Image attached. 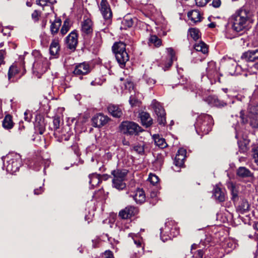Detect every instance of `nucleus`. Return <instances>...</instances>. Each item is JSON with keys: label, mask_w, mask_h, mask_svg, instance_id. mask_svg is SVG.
<instances>
[{"label": "nucleus", "mask_w": 258, "mask_h": 258, "mask_svg": "<svg viewBox=\"0 0 258 258\" xmlns=\"http://www.w3.org/2000/svg\"><path fill=\"white\" fill-rule=\"evenodd\" d=\"M248 10L242 8L233 14L230 19L234 31L239 32L248 26L250 22Z\"/></svg>", "instance_id": "1"}, {"label": "nucleus", "mask_w": 258, "mask_h": 258, "mask_svg": "<svg viewBox=\"0 0 258 258\" xmlns=\"http://www.w3.org/2000/svg\"><path fill=\"white\" fill-rule=\"evenodd\" d=\"M213 124L212 117L209 114H203L198 117L195 126L197 134L203 136L211 131Z\"/></svg>", "instance_id": "2"}, {"label": "nucleus", "mask_w": 258, "mask_h": 258, "mask_svg": "<svg viewBox=\"0 0 258 258\" xmlns=\"http://www.w3.org/2000/svg\"><path fill=\"white\" fill-rule=\"evenodd\" d=\"M22 165V159L19 154L12 153L4 158V166L7 172L13 174L18 171Z\"/></svg>", "instance_id": "3"}, {"label": "nucleus", "mask_w": 258, "mask_h": 258, "mask_svg": "<svg viewBox=\"0 0 258 258\" xmlns=\"http://www.w3.org/2000/svg\"><path fill=\"white\" fill-rule=\"evenodd\" d=\"M126 45L122 42H116L112 46V50L115 54L116 60L122 68L129 60V56L126 51Z\"/></svg>", "instance_id": "4"}, {"label": "nucleus", "mask_w": 258, "mask_h": 258, "mask_svg": "<svg viewBox=\"0 0 258 258\" xmlns=\"http://www.w3.org/2000/svg\"><path fill=\"white\" fill-rule=\"evenodd\" d=\"M111 173L113 176L112 179L113 187L118 190H122L125 188L126 183L124 181L127 171L126 169H116L112 170Z\"/></svg>", "instance_id": "5"}, {"label": "nucleus", "mask_w": 258, "mask_h": 258, "mask_svg": "<svg viewBox=\"0 0 258 258\" xmlns=\"http://www.w3.org/2000/svg\"><path fill=\"white\" fill-rule=\"evenodd\" d=\"M120 131L124 134L133 135H137L142 132L139 125L132 121H123L119 126Z\"/></svg>", "instance_id": "6"}, {"label": "nucleus", "mask_w": 258, "mask_h": 258, "mask_svg": "<svg viewBox=\"0 0 258 258\" xmlns=\"http://www.w3.org/2000/svg\"><path fill=\"white\" fill-rule=\"evenodd\" d=\"M151 106L157 117V121L160 125H164L166 123L165 112L159 102L155 100L152 102Z\"/></svg>", "instance_id": "7"}, {"label": "nucleus", "mask_w": 258, "mask_h": 258, "mask_svg": "<svg viewBox=\"0 0 258 258\" xmlns=\"http://www.w3.org/2000/svg\"><path fill=\"white\" fill-rule=\"evenodd\" d=\"M99 8L104 20L110 23L112 17V13L107 0H101Z\"/></svg>", "instance_id": "8"}, {"label": "nucleus", "mask_w": 258, "mask_h": 258, "mask_svg": "<svg viewBox=\"0 0 258 258\" xmlns=\"http://www.w3.org/2000/svg\"><path fill=\"white\" fill-rule=\"evenodd\" d=\"M218 70L219 68L217 67L216 62L213 61L209 62L206 69L207 77L209 79H214L215 81L217 79L219 80Z\"/></svg>", "instance_id": "9"}, {"label": "nucleus", "mask_w": 258, "mask_h": 258, "mask_svg": "<svg viewBox=\"0 0 258 258\" xmlns=\"http://www.w3.org/2000/svg\"><path fill=\"white\" fill-rule=\"evenodd\" d=\"M109 120V118L107 115L98 113L92 118V125L95 127H101L106 124Z\"/></svg>", "instance_id": "10"}, {"label": "nucleus", "mask_w": 258, "mask_h": 258, "mask_svg": "<svg viewBox=\"0 0 258 258\" xmlns=\"http://www.w3.org/2000/svg\"><path fill=\"white\" fill-rule=\"evenodd\" d=\"M91 67L89 64L83 62L76 66L73 73L75 75L80 77V78L82 79V76L88 74L91 71Z\"/></svg>", "instance_id": "11"}, {"label": "nucleus", "mask_w": 258, "mask_h": 258, "mask_svg": "<svg viewBox=\"0 0 258 258\" xmlns=\"http://www.w3.org/2000/svg\"><path fill=\"white\" fill-rule=\"evenodd\" d=\"M49 67L47 60L41 57L39 60L35 61L33 63V68L38 73L43 74L45 72Z\"/></svg>", "instance_id": "12"}, {"label": "nucleus", "mask_w": 258, "mask_h": 258, "mask_svg": "<svg viewBox=\"0 0 258 258\" xmlns=\"http://www.w3.org/2000/svg\"><path fill=\"white\" fill-rule=\"evenodd\" d=\"M248 117L250 125L254 128L258 127V106H252L249 109Z\"/></svg>", "instance_id": "13"}, {"label": "nucleus", "mask_w": 258, "mask_h": 258, "mask_svg": "<svg viewBox=\"0 0 258 258\" xmlns=\"http://www.w3.org/2000/svg\"><path fill=\"white\" fill-rule=\"evenodd\" d=\"M67 47L75 50L78 44V35L75 31H72L66 38Z\"/></svg>", "instance_id": "14"}, {"label": "nucleus", "mask_w": 258, "mask_h": 258, "mask_svg": "<svg viewBox=\"0 0 258 258\" xmlns=\"http://www.w3.org/2000/svg\"><path fill=\"white\" fill-rule=\"evenodd\" d=\"M186 151L183 148H180L176 155L174 164L177 167H182L186 157Z\"/></svg>", "instance_id": "15"}, {"label": "nucleus", "mask_w": 258, "mask_h": 258, "mask_svg": "<svg viewBox=\"0 0 258 258\" xmlns=\"http://www.w3.org/2000/svg\"><path fill=\"white\" fill-rule=\"evenodd\" d=\"M138 212L137 209L133 206H127L120 211L119 216L122 219H128L134 216Z\"/></svg>", "instance_id": "16"}, {"label": "nucleus", "mask_w": 258, "mask_h": 258, "mask_svg": "<svg viewBox=\"0 0 258 258\" xmlns=\"http://www.w3.org/2000/svg\"><path fill=\"white\" fill-rule=\"evenodd\" d=\"M93 23L92 21L87 18L84 20L81 25V31L84 35H88L93 32Z\"/></svg>", "instance_id": "17"}, {"label": "nucleus", "mask_w": 258, "mask_h": 258, "mask_svg": "<svg viewBox=\"0 0 258 258\" xmlns=\"http://www.w3.org/2000/svg\"><path fill=\"white\" fill-rule=\"evenodd\" d=\"M241 58L247 61H254L258 59V49L248 50L243 53Z\"/></svg>", "instance_id": "18"}, {"label": "nucleus", "mask_w": 258, "mask_h": 258, "mask_svg": "<svg viewBox=\"0 0 258 258\" xmlns=\"http://www.w3.org/2000/svg\"><path fill=\"white\" fill-rule=\"evenodd\" d=\"M72 133L69 126H66L60 130V137L58 136L55 137L58 138L59 141H68Z\"/></svg>", "instance_id": "19"}, {"label": "nucleus", "mask_w": 258, "mask_h": 258, "mask_svg": "<svg viewBox=\"0 0 258 258\" xmlns=\"http://www.w3.org/2000/svg\"><path fill=\"white\" fill-rule=\"evenodd\" d=\"M108 112L114 117L119 118L122 115V111L119 106L110 104L108 106Z\"/></svg>", "instance_id": "20"}, {"label": "nucleus", "mask_w": 258, "mask_h": 258, "mask_svg": "<svg viewBox=\"0 0 258 258\" xmlns=\"http://www.w3.org/2000/svg\"><path fill=\"white\" fill-rule=\"evenodd\" d=\"M141 122L143 125L148 127L152 124V119L150 114L146 112H142L140 114Z\"/></svg>", "instance_id": "21"}, {"label": "nucleus", "mask_w": 258, "mask_h": 258, "mask_svg": "<svg viewBox=\"0 0 258 258\" xmlns=\"http://www.w3.org/2000/svg\"><path fill=\"white\" fill-rule=\"evenodd\" d=\"M131 196L133 197L137 204H142L145 201V195L142 189H138L136 193Z\"/></svg>", "instance_id": "22"}, {"label": "nucleus", "mask_w": 258, "mask_h": 258, "mask_svg": "<svg viewBox=\"0 0 258 258\" xmlns=\"http://www.w3.org/2000/svg\"><path fill=\"white\" fill-rule=\"evenodd\" d=\"M208 100L209 101V103L217 107L221 108L227 105L226 103L219 100L216 96H209Z\"/></svg>", "instance_id": "23"}, {"label": "nucleus", "mask_w": 258, "mask_h": 258, "mask_svg": "<svg viewBox=\"0 0 258 258\" xmlns=\"http://www.w3.org/2000/svg\"><path fill=\"white\" fill-rule=\"evenodd\" d=\"M194 48L197 51L201 52L204 54L208 53V45L204 42L201 40L195 43Z\"/></svg>", "instance_id": "24"}, {"label": "nucleus", "mask_w": 258, "mask_h": 258, "mask_svg": "<svg viewBox=\"0 0 258 258\" xmlns=\"http://www.w3.org/2000/svg\"><path fill=\"white\" fill-rule=\"evenodd\" d=\"M153 139L154 141L155 144L161 149H164L167 147L165 140L161 137L158 134H155L153 136Z\"/></svg>", "instance_id": "25"}, {"label": "nucleus", "mask_w": 258, "mask_h": 258, "mask_svg": "<svg viewBox=\"0 0 258 258\" xmlns=\"http://www.w3.org/2000/svg\"><path fill=\"white\" fill-rule=\"evenodd\" d=\"M189 19L194 24L200 22L201 20V16L198 11L194 10L189 12L187 14Z\"/></svg>", "instance_id": "26"}, {"label": "nucleus", "mask_w": 258, "mask_h": 258, "mask_svg": "<svg viewBox=\"0 0 258 258\" xmlns=\"http://www.w3.org/2000/svg\"><path fill=\"white\" fill-rule=\"evenodd\" d=\"M228 188L230 189L232 195L231 199L235 203L238 200V190L235 184L233 183H229L228 185Z\"/></svg>", "instance_id": "27"}, {"label": "nucleus", "mask_w": 258, "mask_h": 258, "mask_svg": "<svg viewBox=\"0 0 258 258\" xmlns=\"http://www.w3.org/2000/svg\"><path fill=\"white\" fill-rule=\"evenodd\" d=\"M167 51L168 54V58L165 64V67L166 69H168L172 66L173 61L175 58V53L172 48H167Z\"/></svg>", "instance_id": "28"}, {"label": "nucleus", "mask_w": 258, "mask_h": 258, "mask_svg": "<svg viewBox=\"0 0 258 258\" xmlns=\"http://www.w3.org/2000/svg\"><path fill=\"white\" fill-rule=\"evenodd\" d=\"M59 50V45L58 41L56 39L52 40L49 47L50 54L52 56H56L57 55Z\"/></svg>", "instance_id": "29"}, {"label": "nucleus", "mask_w": 258, "mask_h": 258, "mask_svg": "<svg viewBox=\"0 0 258 258\" xmlns=\"http://www.w3.org/2000/svg\"><path fill=\"white\" fill-rule=\"evenodd\" d=\"M237 174L239 177L242 178L249 177L252 176V173L250 171L244 167H239L237 171Z\"/></svg>", "instance_id": "30"}, {"label": "nucleus", "mask_w": 258, "mask_h": 258, "mask_svg": "<svg viewBox=\"0 0 258 258\" xmlns=\"http://www.w3.org/2000/svg\"><path fill=\"white\" fill-rule=\"evenodd\" d=\"M214 196L215 198L220 202H222L225 201V194L220 187H216L214 188Z\"/></svg>", "instance_id": "31"}, {"label": "nucleus", "mask_w": 258, "mask_h": 258, "mask_svg": "<svg viewBox=\"0 0 258 258\" xmlns=\"http://www.w3.org/2000/svg\"><path fill=\"white\" fill-rule=\"evenodd\" d=\"M61 24V21L60 19H56L51 24L50 31L51 34L54 35L56 34L59 29L60 26Z\"/></svg>", "instance_id": "32"}, {"label": "nucleus", "mask_w": 258, "mask_h": 258, "mask_svg": "<svg viewBox=\"0 0 258 258\" xmlns=\"http://www.w3.org/2000/svg\"><path fill=\"white\" fill-rule=\"evenodd\" d=\"M3 126L6 129H11L13 126V122L12 116L7 115L3 121Z\"/></svg>", "instance_id": "33"}, {"label": "nucleus", "mask_w": 258, "mask_h": 258, "mask_svg": "<svg viewBox=\"0 0 258 258\" xmlns=\"http://www.w3.org/2000/svg\"><path fill=\"white\" fill-rule=\"evenodd\" d=\"M249 209V205L246 200H242L237 207V210L241 214L248 211Z\"/></svg>", "instance_id": "34"}, {"label": "nucleus", "mask_w": 258, "mask_h": 258, "mask_svg": "<svg viewBox=\"0 0 258 258\" xmlns=\"http://www.w3.org/2000/svg\"><path fill=\"white\" fill-rule=\"evenodd\" d=\"M89 183L93 187H95L98 185L101 181L99 175L96 174H92L89 175Z\"/></svg>", "instance_id": "35"}, {"label": "nucleus", "mask_w": 258, "mask_h": 258, "mask_svg": "<svg viewBox=\"0 0 258 258\" xmlns=\"http://www.w3.org/2000/svg\"><path fill=\"white\" fill-rule=\"evenodd\" d=\"M53 127H54V135L55 136L60 137V129L59 126L60 124V119L59 117H56L53 119Z\"/></svg>", "instance_id": "36"}, {"label": "nucleus", "mask_w": 258, "mask_h": 258, "mask_svg": "<svg viewBox=\"0 0 258 258\" xmlns=\"http://www.w3.org/2000/svg\"><path fill=\"white\" fill-rule=\"evenodd\" d=\"M19 73V69L16 65H12L9 70L8 77V80L11 81V79Z\"/></svg>", "instance_id": "37"}, {"label": "nucleus", "mask_w": 258, "mask_h": 258, "mask_svg": "<svg viewBox=\"0 0 258 258\" xmlns=\"http://www.w3.org/2000/svg\"><path fill=\"white\" fill-rule=\"evenodd\" d=\"M188 34L195 40L197 41L201 37V33L197 28H190L188 30Z\"/></svg>", "instance_id": "38"}, {"label": "nucleus", "mask_w": 258, "mask_h": 258, "mask_svg": "<svg viewBox=\"0 0 258 258\" xmlns=\"http://www.w3.org/2000/svg\"><path fill=\"white\" fill-rule=\"evenodd\" d=\"M199 246L196 244H194L191 247V252L193 253V257L196 258H203L204 254V251L203 249H199L195 252H192L194 249H196L198 248Z\"/></svg>", "instance_id": "39"}, {"label": "nucleus", "mask_w": 258, "mask_h": 258, "mask_svg": "<svg viewBox=\"0 0 258 258\" xmlns=\"http://www.w3.org/2000/svg\"><path fill=\"white\" fill-rule=\"evenodd\" d=\"M149 42L150 44H153L156 47L161 46L162 44L161 40L156 35H151L149 39Z\"/></svg>", "instance_id": "40"}, {"label": "nucleus", "mask_w": 258, "mask_h": 258, "mask_svg": "<svg viewBox=\"0 0 258 258\" xmlns=\"http://www.w3.org/2000/svg\"><path fill=\"white\" fill-rule=\"evenodd\" d=\"M144 143H139L133 146V150L139 154L143 155L144 153Z\"/></svg>", "instance_id": "41"}, {"label": "nucleus", "mask_w": 258, "mask_h": 258, "mask_svg": "<svg viewBox=\"0 0 258 258\" xmlns=\"http://www.w3.org/2000/svg\"><path fill=\"white\" fill-rule=\"evenodd\" d=\"M70 21L69 19H66L64 22L63 25L60 29V33L62 35L66 34L70 28Z\"/></svg>", "instance_id": "42"}, {"label": "nucleus", "mask_w": 258, "mask_h": 258, "mask_svg": "<svg viewBox=\"0 0 258 258\" xmlns=\"http://www.w3.org/2000/svg\"><path fill=\"white\" fill-rule=\"evenodd\" d=\"M102 43V38L101 33L97 32L95 34V36L94 38V47H97L100 46Z\"/></svg>", "instance_id": "43"}, {"label": "nucleus", "mask_w": 258, "mask_h": 258, "mask_svg": "<svg viewBox=\"0 0 258 258\" xmlns=\"http://www.w3.org/2000/svg\"><path fill=\"white\" fill-rule=\"evenodd\" d=\"M122 24L124 26V29L131 27L133 25V21L132 18L126 17L122 21Z\"/></svg>", "instance_id": "44"}, {"label": "nucleus", "mask_w": 258, "mask_h": 258, "mask_svg": "<svg viewBox=\"0 0 258 258\" xmlns=\"http://www.w3.org/2000/svg\"><path fill=\"white\" fill-rule=\"evenodd\" d=\"M148 180L153 185L159 182V179L158 177L154 174L150 173L148 178Z\"/></svg>", "instance_id": "45"}, {"label": "nucleus", "mask_w": 258, "mask_h": 258, "mask_svg": "<svg viewBox=\"0 0 258 258\" xmlns=\"http://www.w3.org/2000/svg\"><path fill=\"white\" fill-rule=\"evenodd\" d=\"M106 236L107 237L108 241L110 242L113 248H114V246L118 243V241L117 239H116L114 238H112L111 237H109L107 234L106 235Z\"/></svg>", "instance_id": "46"}, {"label": "nucleus", "mask_w": 258, "mask_h": 258, "mask_svg": "<svg viewBox=\"0 0 258 258\" xmlns=\"http://www.w3.org/2000/svg\"><path fill=\"white\" fill-rule=\"evenodd\" d=\"M130 104L132 106H136L139 103L138 100L135 96L131 95L129 100Z\"/></svg>", "instance_id": "47"}, {"label": "nucleus", "mask_w": 258, "mask_h": 258, "mask_svg": "<svg viewBox=\"0 0 258 258\" xmlns=\"http://www.w3.org/2000/svg\"><path fill=\"white\" fill-rule=\"evenodd\" d=\"M253 157L254 162L258 165V146L253 150Z\"/></svg>", "instance_id": "48"}, {"label": "nucleus", "mask_w": 258, "mask_h": 258, "mask_svg": "<svg viewBox=\"0 0 258 258\" xmlns=\"http://www.w3.org/2000/svg\"><path fill=\"white\" fill-rule=\"evenodd\" d=\"M145 81L146 83L151 87H152V86H153L156 83V81L151 78H146Z\"/></svg>", "instance_id": "49"}, {"label": "nucleus", "mask_w": 258, "mask_h": 258, "mask_svg": "<svg viewBox=\"0 0 258 258\" xmlns=\"http://www.w3.org/2000/svg\"><path fill=\"white\" fill-rule=\"evenodd\" d=\"M196 5L199 7H203L205 6L208 2L209 0H195Z\"/></svg>", "instance_id": "50"}, {"label": "nucleus", "mask_w": 258, "mask_h": 258, "mask_svg": "<svg viewBox=\"0 0 258 258\" xmlns=\"http://www.w3.org/2000/svg\"><path fill=\"white\" fill-rule=\"evenodd\" d=\"M6 54L5 50L4 49L0 50V66L4 63V56Z\"/></svg>", "instance_id": "51"}, {"label": "nucleus", "mask_w": 258, "mask_h": 258, "mask_svg": "<svg viewBox=\"0 0 258 258\" xmlns=\"http://www.w3.org/2000/svg\"><path fill=\"white\" fill-rule=\"evenodd\" d=\"M31 119V115L29 111H26L24 113V119L27 122H29Z\"/></svg>", "instance_id": "52"}, {"label": "nucleus", "mask_w": 258, "mask_h": 258, "mask_svg": "<svg viewBox=\"0 0 258 258\" xmlns=\"http://www.w3.org/2000/svg\"><path fill=\"white\" fill-rule=\"evenodd\" d=\"M240 117L241 120V122L243 123H245L247 122V119L246 117H245L244 113L243 110H241L240 112Z\"/></svg>", "instance_id": "53"}, {"label": "nucleus", "mask_w": 258, "mask_h": 258, "mask_svg": "<svg viewBox=\"0 0 258 258\" xmlns=\"http://www.w3.org/2000/svg\"><path fill=\"white\" fill-rule=\"evenodd\" d=\"M39 15L38 12L35 10L32 14V18L34 21H36L38 20Z\"/></svg>", "instance_id": "54"}, {"label": "nucleus", "mask_w": 258, "mask_h": 258, "mask_svg": "<svg viewBox=\"0 0 258 258\" xmlns=\"http://www.w3.org/2000/svg\"><path fill=\"white\" fill-rule=\"evenodd\" d=\"M104 258H113V254L111 251L106 250L105 251L104 253Z\"/></svg>", "instance_id": "55"}, {"label": "nucleus", "mask_w": 258, "mask_h": 258, "mask_svg": "<svg viewBox=\"0 0 258 258\" xmlns=\"http://www.w3.org/2000/svg\"><path fill=\"white\" fill-rule=\"evenodd\" d=\"M221 2L220 0H213L212 6L215 8H218L220 6Z\"/></svg>", "instance_id": "56"}, {"label": "nucleus", "mask_w": 258, "mask_h": 258, "mask_svg": "<svg viewBox=\"0 0 258 258\" xmlns=\"http://www.w3.org/2000/svg\"><path fill=\"white\" fill-rule=\"evenodd\" d=\"M43 192V189L42 187H40L39 188L35 189L34 193L35 195H38Z\"/></svg>", "instance_id": "57"}, {"label": "nucleus", "mask_w": 258, "mask_h": 258, "mask_svg": "<svg viewBox=\"0 0 258 258\" xmlns=\"http://www.w3.org/2000/svg\"><path fill=\"white\" fill-rule=\"evenodd\" d=\"M125 87L126 88H128L129 90H130L131 88L133 89V88H134L133 83L131 82H126L125 84Z\"/></svg>", "instance_id": "58"}, {"label": "nucleus", "mask_w": 258, "mask_h": 258, "mask_svg": "<svg viewBox=\"0 0 258 258\" xmlns=\"http://www.w3.org/2000/svg\"><path fill=\"white\" fill-rule=\"evenodd\" d=\"M171 236H168L164 238V236L162 235V231H161V238L163 242H165L168 240V238H170Z\"/></svg>", "instance_id": "59"}, {"label": "nucleus", "mask_w": 258, "mask_h": 258, "mask_svg": "<svg viewBox=\"0 0 258 258\" xmlns=\"http://www.w3.org/2000/svg\"><path fill=\"white\" fill-rule=\"evenodd\" d=\"M39 4L42 6H47V2L45 0H38Z\"/></svg>", "instance_id": "60"}, {"label": "nucleus", "mask_w": 258, "mask_h": 258, "mask_svg": "<svg viewBox=\"0 0 258 258\" xmlns=\"http://www.w3.org/2000/svg\"><path fill=\"white\" fill-rule=\"evenodd\" d=\"M122 143L123 144V145H125V146H129L130 145V142L126 140L125 139H123L122 141Z\"/></svg>", "instance_id": "61"}, {"label": "nucleus", "mask_w": 258, "mask_h": 258, "mask_svg": "<svg viewBox=\"0 0 258 258\" xmlns=\"http://www.w3.org/2000/svg\"><path fill=\"white\" fill-rule=\"evenodd\" d=\"M208 26H209V27H210V28H215V26H216V24H215V23L212 22V23H210V24L208 25Z\"/></svg>", "instance_id": "62"}, {"label": "nucleus", "mask_w": 258, "mask_h": 258, "mask_svg": "<svg viewBox=\"0 0 258 258\" xmlns=\"http://www.w3.org/2000/svg\"><path fill=\"white\" fill-rule=\"evenodd\" d=\"M254 68L258 70V61L254 64Z\"/></svg>", "instance_id": "63"}, {"label": "nucleus", "mask_w": 258, "mask_h": 258, "mask_svg": "<svg viewBox=\"0 0 258 258\" xmlns=\"http://www.w3.org/2000/svg\"><path fill=\"white\" fill-rule=\"evenodd\" d=\"M255 228L256 230H258V222L255 224Z\"/></svg>", "instance_id": "64"}]
</instances>
